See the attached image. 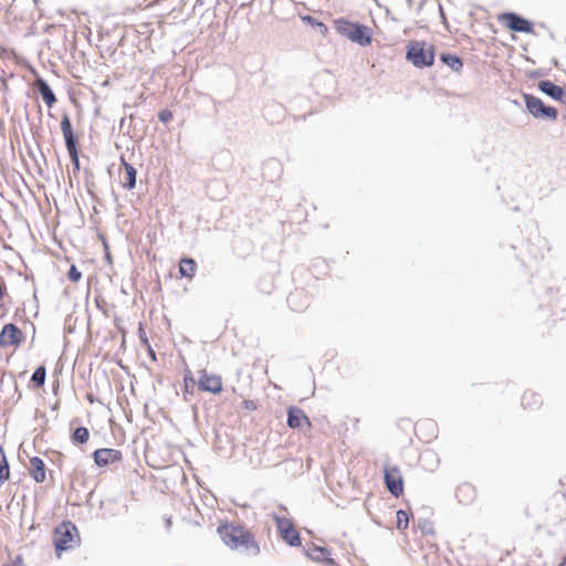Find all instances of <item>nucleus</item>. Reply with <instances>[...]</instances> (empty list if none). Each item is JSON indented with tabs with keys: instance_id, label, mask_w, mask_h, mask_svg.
<instances>
[{
	"instance_id": "21",
	"label": "nucleus",
	"mask_w": 566,
	"mask_h": 566,
	"mask_svg": "<svg viewBox=\"0 0 566 566\" xmlns=\"http://www.w3.org/2000/svg\"><path fill=\"white\" fill-rule=\"evenodd\" d=\"M538 88L556 101H560L564 96V90L553 83L552 81L545 80L538 83Z\"/></svg>"
},
{
	"instance_id": "1",
	"label": "nucleus",
	"mask_w": 566,
	"mask_h": 566,
	"mask_svg": "<svg viewBox=\"0 0 566 566\" xmlns=\"http://www.w3.org/2000/svg\"><path fill=\"white\" fill-rule=\"evenodd\" d=\"M217 531L222 542L231 549L242 551L252 556L260 553L253 534L244 526L226 522L221 523Z\"/></svg>"
},
{
	"instance_id": "23",
	"label": "nucleus",
	"mask_w": 566,
	"mask_h": 566,
	"mask_svg": "<svg viewBox=\"0 0 566 566\" xmlns=\"http://www.w3.org/2000/svg\"><path fill=\"white\" fill-rule=\"evenodd\" d=\"M440 59L446 65L455 72H460L463 67L462 60L454 54L443 53Z\"/></svg>"
},
{
	"instance_id": "30",
	"label": "nucleus",
	"mask_w": 566,
	"mask_h": 566,
	"mask_svg": "<svg viewBox=\"0 0 566 566\" xmlns=\"http://www.w3.org/2000/svg\"><path fill=\"white\" fill-rule=\"evenodd\" d=\"M67 277L70 281L76 283L82 279V273L77 270V268L74 264H72L67 272Z\"/></svg>"
},
{
	"instance_id": "10",
	"label": "nucleus",
	"mask_w": 566,
	"mask_h": 566,
	"mask_svg": "<svg viewBox=\"0 0 566 566\" xmlns=\"http://www.w3.org/2000/svg\"><path fill=\"white\" fill-rule=\"evenodd\" d=\"M24 339L22 331L14 324H6L0 332V347H19Z\"/></svg>"
},
{
	"instance_id": "4",
	"label": "nucleus",
	"mask_w": 566,
	"mask_h": 566,
	"mask_svg": "<svg viewBox=\"0 0 566 566\" xmlns=\"http://www.w3.org/2000/svg\"><path fill=\"white\" fill-rule=\"evenodd\" d=\"M407 59L417 67L431 66L434 62V49L423 41L408 44Z\"/></svg>"
},
{
	"instance_id": "18",
	"label": "nucleus",
	"mask_w": 566,
	"mask_h": 566,
	"mask_svg": "<svg viewBox=\"0 0 566 566\" xmlns=\"http://www.w3.org/2000/svg\"><path fill=\"white\" fill-rule=\"evenodd\" d=\"M543 400L538 394L533 390L524 391L522 396V406L525 410L535 411L541 408Z\"/></svg>"
},
{
	"instance_id": "33",
	"label": "nucleus",
	"mask_w": 566,
	"mask_h": 566,
	"mask_svg": "<svg viewBox=\"0 0 566 566\" xmlns=\"http://www.w3.org/2000/svg\"><path fill=\"white\" fill-rule=\"evenodd\" d=\"M3 566H22V559L18 557L15 560H12L11 563L6 564Z\"/></svg>"
},
{
	"instance_id": "11",
	"label": "nucleus",
	"mask_w": 566,
	"mask_h": 566,
	"mask_svg": "<svg viewBox=\"0 0 566 566\" xmlns=\"http://www.w3.org/2000/svg\"><path fill=\"white\" fill-rule=\"evenodd\" d=\"M385 483L394 496L399 497L403 493V479L398 467L385 469Z\"/></svg>"
},
{
	"instance_id": "31",
	"label": "nucleus",
	"mask_w": 566,
	"mask_h": 566,
	"mask_svg": "<svg viewBox=\"0 0 566 566\" xmlns=\"http://www.w3.org/2000/svg\"><path fill=\"white\" fill-rule=\"evenodd\" d=\"M181 11H182V6L172 7L168 13L160 14L161 20L159 21V23H161L165 19H167L171 14H174L175 19L178 18L179 14L181 13Z\"/></svg>"
},
{
	"instance_id": "34",
	"label": "nucleus",
	"mask_w": 566,
	"mask_h": 566,
	"mask_svg": "<svg viewBox=\"0 0 566 566\" xmlns=\"http://www.w3.org/2000/svg\"><path fill=\"white\" fill-rule=\"evenodd\" d=\"M558 566H566V556L562 559Z\"/></svg>"
},
{
	"instance_id": "12",
	"label": "nucleus",
	"mask_w": 566,
	"mask_h": 566,
	"mask_svg": "<svg viewBox=\"0 0 566 566\" xmlns=\"http://www.w3.org/2000/svg\"><path fill=\"white\" fill-rule=\"evenodd\" d=\"M499 21L512 31L525 33L532 32V24L515 13H503L499 17Z\"/></svg>"
},
{
	"instance_id": "26",
	"label": "nucleus",
	"mask_w": 566,
	"mask_h": 566,
	"mask_svg": "<svg viewBox=\"0 0 566 566\" xmlns=\"http://www.w3.org/2000/svg\"><path fill=\"white\" fill-rule=\"evenodd\" d=\"M90 439V431L85 427H78L72 433V441L76 444H84Z\"/></svg>"
},
{
	"instance_id": "6",
	"label": "nucleus",
	"mask_w": 566,
	"mask_h": 566,
	"mask_svg": "<svg viewBox=\"0 0 566 566\" xmlns=\"http://www.w3.org/2000/svg\"><path fill=\"white\" fill-rule=\"evenodd\" d=\"M61 130L63 134V137L65 139V145L69 151V155L71 157L72 163L75 166V169H80V159H78V153L76 147V140L73 133L72 124L67 115H64L61 120Z\"/></svg>"
},
{
	"instance_id": "20",
	"label": "nucleus",
	"mask_w": 566,
	"mask_h": 566,
	"mask_svg": "<svg viewBox=\"0 0 566 566\" xmlns=\"http://www.w3.org/2000/svg\"><path fill=\"white\" fill-rule=\"evenodd\" d=\"M197 262L191 258H181L179 261V273L181 277L191 281L197 273Z\"/></svg>"
},
{
	"instance_id": "13",
	"label": "nucleus",
	"mask_w": 566,
	"mask_h": 566,
	"mask_svg": "<svg viewBox=\"0 0 566 566\" xmlns=\"http://www.w3.org/2000/svg\"><path fill=\"white\" fill-rule=\"evenodd\" d=\"M287 426L292 429L312 428V422L305 412L297 407H290L287 409Z\"/></svg>"
},
{
	"instance_id": "25",
	"label": "nucleus",
	"mask_w": 566,
	"mask_h": 566,
	"mask_svg": "<svg viewBox=\"0 0 566 566\" xmlns=\"http://www.w3.org/2000/svg\"><path fill=\"white\" fill-rule=\"evenodd\" d=\"M196 386V380L193 378L192 371L190 369H186L184 376V396L192 395Z\"/></svg>"
},
{
	"instance_id": "19",
	"label": "nucleus",
	"mask_w": 566,
	"mask_h": 566,
	"mask_svg": "<svg viewBox=\"0 0 566 566\" xmlns=\"http://www.w3.org/2000/svg\"><path fill=\"white\" fill-rule=\"evenodd\" d=\"M34 85L39 90L40 94L42 95L44 103L49 107H52L56 103V97H55L54 93L52 92V90L50 88V86L48 85V83L43 78L38 77L34 82Z\"/></svg>"
},
{
	"instance_id": "3",
	"label": "nucleus",
	"mask_w": 566,
	"mask_h": 566,
	"mask_svg": "<svg viewBox=\"0 0 566 566\" xmlns=\"http://www.w3.org/2000/svg\"><path fill=\"white\" fill-rule=\"evenodd\" d=\"M334 25L336 31L349 39L353 42H356L363 46L370 44L371 36L369 34V30L367 27L350 22L345 19H337L334 21Z\"/></svg>"
},
{
	"instance_id": "35",
	"label": "nucleus",
	"mask_w": 566,
	"mask_h": 566,
	"mask_svg": "<svg viewBox=\"0 0 566 566\" xmlns=\"http://www.w3.org/2000/svg\"><path fill=\"white\" fill-rule=\"evenodd\" d=\"M78 475H83V472H75L74 473V479L76 480L78 478Z\"/></svg>"
},
{
	"instance_id": "8",
	"label": "nucleus",
	"mask_w": 566,
	"mask_h": 566,
	"mask_svg": "<svg viewBox=\"0 0 566 566\" xmlns=\"http://www.w3.org/2000/svg\"><path fill=\"white\" fill-rule=\"evenodd\" d=\"M281 537L291 546L301 545V538L297 530L291 520L282 516H274Z\"/></svg>"
},
{
	"instance_id": "27",
	"label": "nucleus",
	"mask_w": 566,
	"mask_h": 566,
	"mask_svg": "<svg viewBox=\"0 0 566 566\" xmlns=\"http://www.w3.org/2000/svg\"><path fill=\"white\" fill-rule=\"evenodd\" d=\"M408 525H409V514L403 510L397 511L396 527L399 531H406L408 528Z\"/></svg>"
},
{
	"instance_id": "17",
	"label": "nucleus",
	"mask_w": 566,
	"mask_h": 566,
	"mask_svg": "<svg viewBox=\"0 0 566 566\" xmlns=\"http://www.w3.org/2000/svg\"><path fill=\"white\" fill-rule=\"evenodd\" d=\"M120 164L124 168L123 187L132 190L136 185L137 171L130 164L126 161L124 156L120 157Z\"/></svg>"
},
{
	"instance_id": "14",
	"label": "nucleus",
	"mask_w": 566,
	"mask_h": 566,
	"mask_svg": "<svg viewBox=\"0 0 566 566\" xmlns=\"http://www.w3.org/2000/svg\"><path fill=\"white\" fill-rule=\"evenodd\" d=\"M455 497L460 504H472L476 499V490L471 483L463 482L457 486Z\"/></svg>"
},
{
	"instance_id": "9",
	"label": "nucleus",
	"mask_w": 566,
	"mask_h": 566,
	"mask_svg": "<svg viewBox=\"0 0 566 566\" xmlns=\"http://www.w3.org/2000/svg\"><path fill=\"white\" fill-rule=\"evenodd\" d=\"M94 463L98 468H105L122 462L123 452L113 448H101L93 452Z\"/></svg>"
},
{
	"instance_id": "28",
	"label": "nucleus",
	"mask_w": 566,
	"mask_h": 566,
	"mask_svg": "<svg viewBox=\"0 0 566 566\" xmlns=\"http://www.w3.org/2000/svg\"><path fill=\"white\" fill-rule=\"evenodd\" d=\"M45 377H46V370H45V367L44 366H40L38 367L32 377H31V380L32 382L35 384V386L38 388L42 387L44 385V381H45Z\"/></svg>"
},
{
	"instance_id": "22",
	"label": "nucleus",
	"mask_w": 566,
	"mask_h": 566,
	"mask_svg": "<svg viewBox=\"0 0 566 566\" xmlns=\"http://www.w3.org/2000/svg\"><path fill=\"white\" fill-rule=\"evenodd\" d=\"M287 302L291 310L295 312H301L307 306V298L305 294L300 291L290 293Z\"/></svg>"
},
{
	"instance_id": "24",
	"label": "nucleus",
	"mask_w": 566,
	"mask_h": 566,
	"mask_svg": "<svg viewBox=\"0 0 566 566\" xmlns=\"http://www.w3.org/2000/svg\"><path fill=\"white\" fill-rule=\"evenodd\" d=\"M10 478V468L3 447H0V485Z\"/></svg>"
},
{
	"instance_id": "15",
	"label": "nucleus",
	"mask_w": 566,
	"mask_h": 566,
	"mask_svg": "<svg viewBox=\"0 0 566 566\" xmlns=\"http://www.w3.org/2000/svg\"><path fill=\"white\" fill-rule=\"evenodd\" d=\"M29 473L36 483H43L46 479V468L43 460L39 457L30 459Z\"/></svg>"
},
{
	"instance_id": "29",
	"label": "nucleus",
	"mask_w": 566,
	"mask_h": 566,
	"mask_svg": "<svg viewBox=\"0 0 566 566\" xmlns=\"http://www.w3.org/2000/svg\"><path fill=\"white\" fill-rule=\"evenodd\" d=\"M241 407L243 410L252 412L259 408V403L256 400L253 399H244L241 403Z\"/></svg>"
},
{
	"instance_id": "5",
	"label": "nucleus",
	"mask_w": 566,
	"mask_h": 566,
	"mask_svg": "<svg viewBox=\"0 0 566 566\" xmlns=\"http://www.w3.org/2000/svg\"><path fill=\"white\" fill-rule=\"evenodd\" d=\"M527 111L536 118H548L555 120L558 112L555 107L546 106L543 101L531 94L523 95Z\"/></svg>"
},
{
	"instance_id": "16",
	"label": "nucleus",
	"mask_w": 566,
	"mask_h": 566,
	"mask_svg": "<svg viewBox=\"0 0 566 566\" xmlns=\"http://www.w3.org/2000/svg\"><path fill=\"white\" fill-rule=\"evenodd\" d=\"M306 555L314 562L322 563L327 566H335V560L331 557V553L328 549L319 546H314L308 549Z\"/></svg>"
},
{
	"instance_id": "2",
	"label": "nucleus",
	"mask_w": 566,
	"mask_h": 566,
	"mask_svg": "<svg viewBox=\"0 0 566 566\" xmlns=\"http://www.w3.org/2000/svg\"><path fill=\"white\" fill-rule=\"evenodd\" d=\"M81 537L78 530L71 521H64L59 524L53 531V544L57 556L65 551L72 549L78 546Z\"/></svg>"
},
{
	"instance_id": "32",
	"label": "nucleus",
	"mask_w": 566,
	"mask_h": 566,
	"mask_svg": "<svg viewBox=\"0 0 566 566\" xmlns=\"http://www.w3.org/2000/svg\"><path fill=\"white\" fill-rule=\"evenodd\" d=\"M172 117H174L172 112H170L169 109H163L158 113V118L163 123L170 122L172 119Z\"/></svg>"
},
{
	"instance_id": "7",
	"label": "nucleus",
	"mask_w": 566,
	"mask_h": 566,
	"mask_svg": "<svg viewBox=\"0 0 566 566\" xmlns=\"http://www.w3.org/2000/svg\"><path fill=\"white\" fill-rule=\"evenodd\" d=\"M198 388L201 391L218 395L223 389L222 377L202 369L199 371Z\"/></svg>"
}]
</instances>
